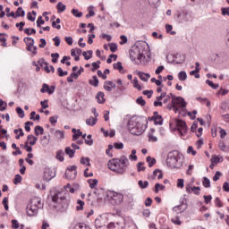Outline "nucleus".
<instances>
[{
  "instance_id": "41",
  "label": "nucleus",
  "mask_w": 229,
  "mask_h": 229,
  "mask_svg": "<svg viewBox=\"0 0 229 229\" xmlns=\"http://www.w3.org/2000/svg\"><path fill=\"white\" fill-rule=\"evenodd\" d=\"M129 158H130L131 160H133L134 162H137V160H138V157H137V150L132 149V150H131V154L129 156Z\"/></svg>"
},
{
  "instance_id": "51",
  "label": "nucleus",
  "mask_w": 229,
  "mask_h": 229,
  "mask_svg": "<svg viewBox=\"0 0 229 229\" xmlns=\"http://www.w3.org/2000/svg\"><path fill=\"white\" fill-rule=\"evenodd\" d=\"M6 106H8V104L4 102L3 99H0V112H4V110H6Z\"/></svg>"
},
{
  "instance_id": "42",
  "label": "nucleus",
  "mask_w": 229,
  "mask_h": 229,
  "mask_svg": "<svg viewBox=\"0 0 229 229\" xmlns=\"http://www.w3.org/2000/svg\"><path fill=\"white\" fill-rule=\"evenodd\" d=\"M85 144H87V146H92V144H94V140H92V135L89 134L87 136V139H85Z\"/></svg>"
},
{
  "instance_id": "15",
  "label": "nucleus",
  "mask_w": 229,
  "mask_h": 229,
  "mask_svg": "<svg viewBox=\"0 0 229 229\" xmlns=\"http://www.w3.org/2000/svg\"><path fill=\"white\" fill-rule=\"evenodd\" d=\"M40 92L42 94L47 92V94H54L55 93V86H52L49 88V85L47 84H43L42 89H40Z\"/></svg>"
},
{
  "instance_id": "27",
  "label": "nucleus",
  "mask_w": 229,
  "mask_h": 229,
  "mask_svg": "<svg viewBox=\"0 0 229 229\" xmlns=\"http://www.w3.org/2000/svg\"><path fill=\"white\" fill-rule=\"evenodd\" d=\"M64 150H57L56 151V155H55V158L57 160H59V162H64Z\"/></svg>"
},
{
  "instance_id": "32",
  "label": "nucleus",
  "mask_w": 229,
  "mask_h": 229,
  "mask_svg": "<svg viewBox=\"0 0 229 229\" xmlns=\"http://www.w3.org/2000/svg\"><path fill=\"white\" fill-rule=\"evenodd\" d=\"M132 84L134 89H137L138 90H142V86H140V84H139V79H137V77H135L132 81Z\"/></svg>"
},
{
  "instance_id": "6",
  "label": "nucleus",
  "mask_w": 229,
  "mask_h": 229,
  "mask_svg": "<svg viewBox=\"0 0 229 229\" xmlns=\"http://www.w3.org/2000/svg\"><path fill=\"white\" fill-rule=\"evenodd\" d=\"M171 101V95H167L165 92H162L160 96L156 98V101H154V106H164V105H167Z\"/></svg>"
},
{
  "instance_id": "58",
  "label": "nucleus",
  "mask_w": 229,
  "mask_h": 229,
  "mask_svg": "<svg viewBox=\"0 0 229 229\" xmlns=\"http://www.w3.org/2000/svg\"><path fill=\"white\" fill-rule=\"evenodd\" d=\"M24 33H26V35H33L37 33V30L35 29H24Z\"/></svg>"
},
{
  "instance_id": "61",
  "label": "nucleus",
  "mask_w": 229,
  "mask_h": 229,
  "mask_svg": "<svg viewBox=\"0 0 229 229\" xmlns=\"http://www.w3.org/2000/svg\"><path fill=\"white\" fill-rule=\"evenodd\" d=\"M203 198L206 205H208L212 201V195H204Z\"/></svg>"
},
{
  "instance_id": "34",
  "label": "nucleus",
  "mask_w": 229,
  "mask_h": 229,
  "mask_svg": "<svg viewBox=\"0 0 229 229\" xmlns=\"http://www.w3.org/2000/svg\"><path fill=\"white\" fill-rule=\"evenodd\" d=\"M147 162L148 163V167H153L157 164V159L151 157H148Z\"/></svg>"
},
{
  "instance_id": "50",
  "label": "nucleus",
  "mask_w": 229,
  "mask_h": 229,
  "mask_svg": "<svg viewBox=\"0 0 229 229\" xmlns=\"http://www.w3.org/2000/svg\"><path fill=\"white\" fill-rule=\"evenodd\" d=\"M45 67H44V71H46L47 72H55V67L53 65L47 66V63H45Z\"/></svg>"
},
{
  "instance_id": "36",
  "label": "nucleus",
  "mask_w": 229,
  "mask_h": 229,
  "mask_svg": "<svg viewBox=\"0 0 229 229\" xmlns=\"http://www.w3.org/2000/svg\"><path fill=\"white\" fill-rule=\"evenodd\" d=\"M55 137H56L59 140H64V139H65V135L62 131H56Z\"/></svg>"
},
{
  "instance_id": "12",
  "label": "nucleus",
  "mask_w": 229,
  "mask_h": 229,
  "mask_svg": "<svg viewBox=\"0 0 229 229\" xmlns=\"http://www.w3.org/2000/svg\"><path fill=\"white\" fill-rule=\"evenodd\" d=\"M118 162H120V165H122L123 169V173H126V169L130 165V160L126 156H121L120 158H117Z\"/></svg>"
},
{
  "instance_id": "10",
  "label": "nucleus",
  "mask_w": 229,
  "mask_h": 229,
  "mask_svg": "<svg viewBox=\"0 0 229 229\" xmlns=\"http://www.w3.org/2000/svg\"><path fill=\"white\" fill-rule=\"evenodd\" d=\"M112 201H114V205H121L124 201V195L118 192H113L111 195Z\"/></svg>"
},
{
  "instance_id": "2",
  "label": "nucleus",
  "mask_w": 229,
  "mask_h": 229,
  "mask_svg": "<svg viewBox=\"0 0 229 229\" xmlns=\"http://www.w3.org/2000/svg\"><path fill=\"white\" fill-rule=\"evenodd\" d=\"M166 165L170 167V169H180V167L183 165L182 157H180V152L176 150L170 151L167 155Z\"/></svg>"
},
{
  "instance_id": "20",
  "label": "nucleus",
  "mask_w": 229,
  "mask_h": 229,
  "mask_svg": "<svg viewBox=\"0 0 229 229\" xmlns=\"http://www.w3.org/2000/svg\"><path fill=\"white\" fill-rule=\"evenodd\" d=\"M64 153H65L66 155H68V157H69L70 158H73V157H74V154L76 153V150L71 148V147H67V148H65V149H64Z\"/></svg>"
},
{
  "instance_id": "18",
  "label": "nucleus",
  "mask_w": 229,
  "mask_h": 229,
  "mask_svg": "<svg viewBox=\"0 0 229 229\" xmlns=\"http://www.w3.org/2000/svg\"><path fill=\"white\" fill-rule=\"evenodd\" d=\"M138 76L142 81L148 82L151 75L149 73H144L142 72H138Z\"/></svg>"
},
{
  "instance_id": "43",
  "label": "nucleus",
  "mask_w": 229,
  "mask_h": 229,
  "mask_svg": "<svg viewBox=\"0 0 229 229\" xmlns=\"http://www.w3.org/2000/svg\"><path fill=\"white\" fill-rule=\"evenodd\" d=\"M94 15H96V13H94V7H89V13L86 15V19H90V17H94Z\"/></svg>"
},
{
  "instance_id": "21",
  "label": "nucleus",
  "mask_w": 229,
  "mask_h": 229,
  "mask_svg": "<svg viewBox=\"0 0 229 229\" xmlns=\"http://www.w3.org/2000/svg\"><path fill=\"white\" fill-rule=\"evenodd\" d=\"M98 123V118H94L93 116H90L86 120V124L88 126H95V124Z\"/></svg>"
},
{
  "instance_id": "60",
  "label": "nucleus",
  "mask_w": 229,
  "mask_h": 229,
  "mask_svg": "<svg viewBox=\"0 0 229 229\" xmlns=\"http://www.w3.org/2000/svg\"><path fill=\"white\" fill-rule=\"evenodd\" d=\"M109 47L112 53H115V51H117V44L115 43H109Z\"/></svg>"
},
{
  "instance_id": "1",
  "label": "nucleus",
  "mask_w": 229,
  "mask_h": 229,
  "mask_svg": "<svg viewBox=\"0 0 229 229\" xmlns=\"http://www.w3.org/2000/svg\"><path fill=\"white\" fill-rule=\"evenodd\" d=\"M146 120L140 116H132L128 122V130L132 135H142L146 131Z\"/></svg>"
},
{
  "instance_id": "48",
  "label": "nucleus",
  "mask_w": 229,
  "mask_h": 229,
  "mask_svg": "<svg viewBox=\"0 0 229 229\" xmlns=\"http://www.w3.org/2000/svg\"><path fill=\"white\" fill-rule=\"evenodd\" d=\"M88 53L87 52L82 53V55L84 56L85 60H90V58H92V53H93L92 50H89Z\"/></svg>"
},
{
  "instance_id": "29",
  "label": "nucleus",
  "mask_w": 229,
  "mask_h": 229,
  "mask_svg": "<svg viewBox=\"0 0 229 229\" xmlns=\"http://www.w3.org/2000/svg\"><path fill=\"white\" fill-rule=\"evenodd\" d=\"M97 99H98V102L100 104L105 103V93H103L101 91L98 92L97 95Z\"/></svg>"
},
{
  "instance_id": "11",
  "label": "nucleus",
  "mask_w": 229,
  "mask_h": 229,
  "mask_svg": "<svg viewBox=\"0 0 229 229\" xmlns=\"http://www.w3.org/2000/svg\"><path fill=\"white\" fill-rule=\"evenodd\" d=\"M29 205H31L35 208L38 210V208H42L44 204L42 203V199L39 197H33L30 199Z\"/></svg>"
},
{
  "instance_id": "9",
  "label": "nucleus",
  "mask_w": 229,
  "mask_h": 229,
  "mask_svg": "<svg viewBox=\"0 0 229 229\" xmlns=\"http://www.w3.org/2000/svg\"><path fill=\"white\" fill-rule=\"evenodd\" d=\"M176 126L178 131H180L181 137H185V133H187V123L182 120H177Z\"/></svg>"
},
{
  "instance_id": "4",
  "label": "nucleus",
  "mask_w": 229,
  "mask_h": 229,
  "mask_svg": "<svg viewBox=\"0 0 229 229\" xmlns=\"http://www.w3.org/2000/svg\"><path fill=\"white\" fill-rule=\"evenodd\" d=\"M172 98V103L174 105V112L175 114H178L180 110H185L187 108V102H185V99L182 97H176L173 94H170Z\"/></svg>"
},
{
  "instance_id": "23",
  "label": "nucleus",
  "mask_w": 229,
  "mask_h": 229,
  "mask_svg": "<svg viewBox=\"0 0 229 229\" xmlns=\"http://www.w3.org/2000/svg\"><path fill=\"white\" fill-rule=\"evenodd\" d=\"M34 131L37 137H38V135H44V127L38 125L35 127Z\"/></svg>"
},
{
  "instance_id": "3",
  "label": "nucleus",
  "mask_w": 229,
  "mask_h": 229,
  "mask_svg": "<svg viewBox=\"0 0 229 229\" xmlns=\"http://www.w3.org/2000/svg\"><path fill=\"white\" fill-rule=\"evenodd\" d=\"M148 50H146V44L144 45H137L136 47H133L130 51V58L132 60V62H135V60H139L140 62H142L146 59V53Z\"/></svg>"
},
{
  "instance_id": "37",
  "label": "nucleus",
  "mask_w": 229,
  "mask_h": 229,
  "mask_svg": "<svg viewBox=\"0 0 229 229\" xmlns=\"http://www.w3.org/2000/svg\"><path fill=\"white\" fill-rule=\"evenodd\" d=\"M138 184L140 189H148L149 182L148 181H139Z\"/></svg>"
},
{
  "instance_id": "38",
  "label": "nucleus",
  "mask_w": 229,
  "mask_h": 229,
  "mask_svg": "<svg viewBox=\"0 0 229 229\" xmlns=\"http://www.w3.org/2000/svg\"><path fill=\"white\" fill-rule=\"evenodd\" d=\"M81 164L82 165L90 166V158H89V157H81Z\"/></svg>"
},
{
  "instance_id": "45",
  "label": "nucleus",
  "mask_w": 229,
  "mask_h": 229,
  "mask_svg": "<svg viewBox=\"0 0 229 229\" xmlns=\"http://www.w3.org/2000/svg\"><path fill=\"white\" fill-rule=\"evenodd\" d=\"M171 221L174 225H177V226H180V225H182V221L180 220V216H174L171 219Z\"/></svg>"
},
{
  "instance_id": "44",
  "label": "nucleus",
  "mask_w": 229,
  "mask_h": 229,
  "mask_svg": "<svg viewBox=\"0 0 229 229\" xmlns=\"http://www.w3.org/2000/svg\"><path fill=\"white\" fill-rule=\"evenodd\" d=\"M202 185L206 189L210 188V180L208 178H207V177H204L203 182H202Z\"/></svg>"
},
{
  "instance_id": "26",
  "label": "nucleus",
  "mask_w": 229,
  "mask_h": 229,
  "mask_svg": "<svg viewBox=\"0 0 229 229\" xmlns=\"http://www.w3.org/2000/svg\"><path fill=\"white\" fill-rule=\"evenodd\" d=\"M114 69H116V71H119V72H123L124 67L123 66V63L117 62L116 64H113Z\"/></svg>"
},
{
  "instance_id": "56",
  "label": "nucleus",
  "mask_w": 229,
  "mask_h": 229,
  "mask_svg": "<svg viewBox=\"0 0 229 229\" xmlns=\"http://www.w3.org/2000/svg\"><path fill=\"white\" fill-rule=\"evenodd\" d=\"M81 135H83V132H81L80 130H77V133L72 135V140H78Z\"/></svg>"
},
{
  "instance_id": "19",
  "label": "nucleus",
  "mask_w": 229,
  "mask_h": 229,
  "mask_svg": "<svg viewBox=\"0 0 229 229\" xmlns=\"http://www.w3.org/2000/svg\"><path fill=\"white\" fill-rule=\"evenodd\" d=\"M187 209V206L185 205H179L174 207L173 210L174 212H177V214H182V212H184Z\"/></svg>"
},
{
  "instance_id": "64",
  "label": "nucleus",
  "mask_w": 229,
  "mask_h": 229,
  "mask_svg": "<svg viewBox=\"0 0 229 229\" xmlns=\"http://www.w3.org/2000/svg\"><path fill=\"white\" fill-rule=\"evenodd\" d=\"M2 203L4 205V210H8L9 207H8V198L7 197L4 198Z\"/></svg>"
},
{
  "instance_id": "39",
  "label": "nucleus",
  "mask_w": 229,
  "mask_h": 229,
  "mask_svg": "<svg viewBox=\"0 0 229 229\" xmlns=\"http://www.w3.org/2000/svg\"><path fill=\"white\" fill-rule=\"evenodd\" d=\"M13 182L14 185H19V183H21V182H22V176H21V174H16L14 176V179Z\"/></svg>"
},
{
  "instance_id": "25",
  "label": "nucleus",
  "mask_w": 229,
  "mask_h": 229,
  "mask_svg": "<svg viewBox=\"0 0 229 229\" xmlns=\"http://www.w3.org/2000/svg\"><path fill=\"white\" fill-rule=\"evenodd\" d=\"M89 85H92V87H98L99 85V80L98 79V76H93L91 80L89 81Z\"/></svg>"
},
{
  "instance_id": "30",
  "label": "nucleus",
  "mask_w": 229,
  "mask_h": 229,
  "mask_svg": "<svg viewBox=\"0 0 229 229\" xmlns=\"http://www.w3.org/2000/svg\"><path fill=\"white\" fill-rule=\"evenodd\" d=\"M66 8H67V6H65V4H64V3L59 2L57 4V12H58V13H62V12H65Z\"/></svg>"
},
{
  "instance_id": "28",
  "label": "nucleus",
  "mask_w": 229,
  "mask_h": 229,
  "mask_svg": "<svg viewBox=\"0 0 229 229\" xmlns=\"http://www.w3.org/2000/svg\"><path fill=\"white\" fill-rule=\"evenodd\" d=\"M154 178H157V180H162L164 178V174H162V171L157 169L153 172Z\"/></svg>"
},
{
  "instance_id": "31",
  "label": "nucleus",
  "mask_w": 229,
  "mask_h": 229,
  "mask_svg": "<svg viewBox=\"0 0 229 229\" xmlns=\"http://www.w3.org/2000/svg\"><path fill=\"white\" fill-rule=\"evenodd\" d=\"M15 14H16V17H24V15H26V12H24L22 7H18Z\"/></svg>"
},
{
  "instance_id": "17",
  "label": "nucleus",
  "mask_w": 229,
  "mask_h": 229,
  "mask_svg": "<svg viewBox=\"0 0 229 229\" xmlns=\"http://www.w3.org/2000/svg\"><path fill=\"white\" fill-rule=\"evenodd\" d=\"M124 200L125 203L131 205V203H133V201H135V199H133V195L131 192H127L124 195Z\"/></svg>"
},
{
  "instance_id": "62",
  "label": "nucleus",
  "mask_w": 229,
  "mask_h": 229,
  "mask_svg": "<svg viewBox=\"0 0 229 229\" xmlns=\"http://www.w3.org/2000/svg\"><path fill=\"white\" fill-rule=\"evenodd\" d=\"M16 112L21 119L24 118V110H22L21 107H17Z\"/></svg>"
},
{
  "instance_id": "40",
  "label": "nucleus",
  "mask_w": 229,
  "mask_h": 229,
  "mask_svg": "<svg viewBox=\"0 0 229 229\" xmlns=\"http://www.w3.org/2000/svg\"><path fill=\"white\" fill-rule=\"evenodd\" d=\"M165 30L166 33H170V35H176V31H173V25L166 24Z\"/></svg>"
},
{
  "instance_id": "63",
  "label": "nucleus",
  "mask_w": 229,
  "mask_h": 229,
  "mask_svg": "<svg viewBox=\"0 0 229 229\" xmlns=\"http://www.w3.org/2000/svg\"><path fill=\"white\" fill-rule=\"evenodd\" d=\"M12 223V228L13 229H19V221L15 220V219H13L11 221Z\"/></svg>"
},
{
  "instance_id": "8",
  "label": "nucleus",
  "mask_w": 229,
  "mask_h": 229,
  "mask_svg": "<svg viewBox=\"0 0 229 229\" xmlns=\"http://www.w3.org/2000/svg\"><path fill=\"white\" fill-rule=\"evenodd\" d=\"M55 176H56V172L55 170L49 167L45 168L43 178L46 182H50V180H53Z\"/></svg>"
},
{
  "instance_id": "54",
  "label": "nucleus",
  "mask_w": 229,
  "mask_h": 229,
  "mask_svg": "<svg viewBox=\"0 0 229 229\" xmlns=\"http://www.w3.org/2000/svg\"><path fill=\"white\" fill-rule=\"evenodd\" d=\"M72 15H74V17H78V18L83 15V13H81L78 9H72Z\"/></svg>"
},
{
  "instance_id": "16",
  "label": "nucleus",
  "mask_w": 229,
  "mask_h": 229,
  "mask_svg": "<svg viewBox=\"0 0 229 229\" xmlns=\"http://www.w3.org/2000/svg\"><path fill=\"white\" fill-rule=\"evenodd\" d=\"M104 89L107 90V92H112V89H115V83L112 81H106L104 84Z\"/></svg>"
},
{
  "instance_id": "5",
  "label": "nucleus",
  "mask_w": 229,
  "mask_h": 229,
  "mask_svg": "<svg viewBox=\"0 0 229 229\" xmlns=\"http://www.w3.org/2000/svg\"><path fill=\"white\" fill-rule=\"evenodd\" d=\"M107 167L110 171L116 173V174H124V168L122 167L119 159H111L107 163Z\"/></svg>"
},
{
  "instance_id": "35",
  "label": "nucleus",
  "mask_w": 229,
  "mask_h": 229,
  "mask_svg": "<svg viewBox=\"0 0 229 229\" xmlns=\"http://www.w3.org/2000/svg\"><path fill=\"white\" fill-rule=\"evenodd\" d=\"M178 79L180 81H185L187 80V72L182 71L178 73Z\"/></svg>"
},
{
  "instance_id": "7",
  "label": "nucleus",
  "mask_w": 229,
  "mask_h": 229,
  "mask_svg": "<svg viewBox=\"0 0 229 229\" xmlns=\"http://www.w3.org/2000/svg\"><path fill=\"white\" fill-rule=\"evenodd\" d=\"M78 171H76V165H72L67 168L65 172V176L67 180H76Z\"/></svg>"
},
{
  "instance_id": "14",
  "label": "nucleus",
  "mask_w": 229,
  "mask_h": 229,
  "mask_svg": "<svg viewBox=\"0 0 229 229\" xmlns=\"http://www.w3.org/2000/svg\"><path fill=\"white\" fill-rule=\"evenodd\" d=\"M23 42H25L26 46H27V51H31V47H33V46H35V39H33V38H24Z\"/></svg>"
},
{
  "instance_id": "13",
  "label": "nucleus",
  "mask_w": 229,
  "mask_h": 229,
  "mask_svg": "<svg viewBox=\"0 0 229 229\" xmlns=\"http://www.w3.org/2000/svg\"><path fill=\"white\" fill-rule=\"evenodd\" d=\"M38 214V209L34 208L31 204H28L27 206V216L29 217H33V216H37Z\"/></svg>"
},
{
  "instance_id": "22",
  "label": "nucleus",
  "mask_w": 229,
  "mask_h": 229,
  "mask_svg": "<svg viewBox=\"0 0 229 229\" xmlns=\"http://www.w3.org/2000/svg\"><path fill=\"white\" fill-rule=\"evenodd\" d=\"M27 140H28L29 144H30V146H35V144H37V140H38V139H37V137H35L33 135H29L27 137Z\"/></svg>"
},
{
  "instance_id": "57",
  "label": "nucleus",
  "mask_w": 229,
  "mask_h": 229,
  "mask_svg": "<svg viewBox=\"0 0 229 229\" xmlns=\"http://www.w3.org/2000/svg\"><path fill=\"white\" fill-rule=\"evenodd\" d=\"M77 207H76V208H77V210L78 211H80V210H81L82 208H83V207H84V205H85V202L83 201V200H78L77 201Z\"/></svg>"
},
{
  "instance_id": "59",
  "label": "nucleus",
  "mask_w": 229,
  "mask_h": 229,
  "mask_svg": "<svg viewBox=\"0 0 229 229\" xmlns=\"http://www.w3.org/2000/svg\"><path fill=\"white\" fill-rule=\"evenodd\" d=\"M143 165H144V163L142 162H139L137 164V169L139 173H140V171H146V167H144Z\"/></svg>"
},
{
  "instance_id": "52",
  "label": "nucleus",
  "mask_w": 229,
  "mask_h": 229,
  "mask_svg": "<svg viewBox=\"0 0 229 229\" xmlns=\"http://www.w3.org/2000/svg\"><path fill=\"white\" fill-rule=\"evenodd\" d=\"M155 124H159V126H162V124L164 123V119L162 118V116H159L157 118H154Z\"/></svg>"
},
{
  "instance_id": "53",
  "label": "nucleus",
  "mask_w": 229,
  "mask_h": 229,
  "mask_svg": "<svg viewBox=\"0 0 229 229\" xmlns=\"http://www.w3.org/2000/svg\"><path fill=\"white\" fill-rule=\"evenodd\" d=\"M41 142H42L43 146H47L50 142V140H49V138H47V136H43L41 138Z\"/></svg>"
},
{
  "instance_id": "24",
  "label": "nucleus",
  "mask_w": 229,
  "mask_h": 229,
  "mask_svg": "<svg viewBox=\"0 0 229 229\" xmlns=\"http://www.w3.org/2000/svg\"><path fill=\"white\" fill-rule=\"evenodd\" d=\"M88 183L90 189H96V187H98V179H89Z\"/></svg>"
},
{
  "instance_id": "33",
  "label": "nucleus",
  "mask_w": 229,
  "mask_h": 229,
  "mask_svg": "<svg viewBox=\"0 0 229 229\" xmlns=\"http://www.w3.org/2000/svg\"><path fill=\"white\" fill-rule=\"evenodd\" d=\"M164 189H165V186H164L163 184H160V183H156L154 192L156 194H158V191H164Z\"/></svg>"
},
{
  "instance_id": "46",
  "label": "nucleus",
  "mask_w": 229,
  "mask_h": 229,
  "mask_svg": "<svg viewBox=\"0 0 229 229\" xmlns=\"http://www.w3.org/2000/svg\"><path fill=\"white\" fill-rule=\"evenodd\" d=\"M51 57H52V63L56 64V62H58V58H60V54L58 53L51 54Z\"/></svg>"
},
{
  "instance_id": "47",
  "label": "nucleus",
  "mask_w": 229,
  "mask_h": 229,
  "mask_svg": "<svg viewBox=\"0 0 229 229\" xmlns=\"http://www.w3.org/2000/svg\"><path fill=\"white\" fill-rule=\"evenodd\" d=\"M207 85H209V87H211V89H219V84H215L214 82H212V81L210 80H207L206 81Z\"/></svg>"
},
{
  "instance_id": "55",
  "label": "nucleus",
  "mask_w": 229,
  "mask_h": 229,
  "mask_svg": "<svg viewBox=\"0 0 229 229\" xmlns=\"http://www.w3.org/2000/svg\"><path fill=\"white\" fill-rule=\"evenodd\" d=\"M57 72L58 76H60L61 78L64 76H67V74H69V72H64V70L61 67L57 68Z\"/></svg>"
},
{
  "instance_id": "49",
  "label": "nucleus",
  "mask_w": 229,
  "mask_h": 229,
  "mask_svg": "<svg viewBox=\"0 0 229 229\" xmlns=\"http://www.w3.org/2000/svg\"><path fill=\"white\" fill-rule=\"evenodd\" d=\"M136 103L140 105V106H146V100L142 97H140L136 99Z\"/></svg>"
}]
</instances>
